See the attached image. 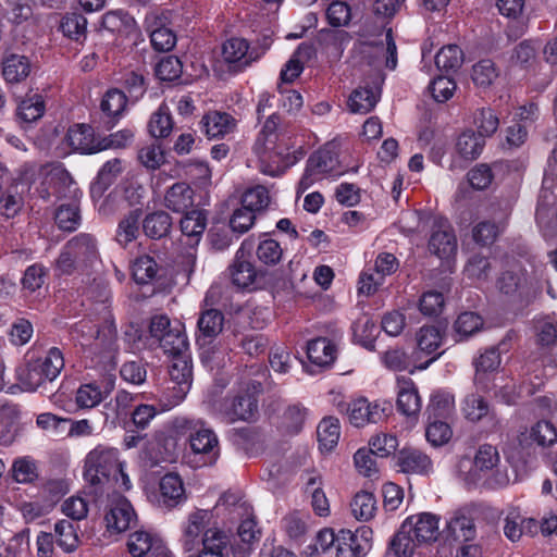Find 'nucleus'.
Instances as JSON below:
<instances>
[{
    "instance_id": "obj_1",
    "label": "nucleus",
    "mask_w": 557,
    "mask_h": 557,
    "mask_svg": "<svg viewBox=\"0 0 557 557\" xmlns=\"http://www.w3.org/2000/svg\"><path fill=\"white\" fill-rule=\"evenodd\" d=\"M273 98L269 92L259 96L257 119L261 121L265 117V121L252 146L262 164V172L270 175H275L294 163V160H290V150L296 147L294 134L282 125L281 116L276 112H271Z\"/></svg>"
},
{
    "instance_id": "obj_2",
    "label": "nucleus",
    "mask_w": 557,
    "mask_h": 557,
    "mask_svg": "<svg viewBox=\"0 0 557 557\" xmlns=\"http://www.w3.org/2000/svg\"><path fill=\"white\" fill-rule=\"evenodd\" d=\"M496 288L515 312H522L540 294V287L520 264L503 270L496 278Z\"/></svg>"
},
{
    "instance_id": "obj_3",
    "label": "nucleus",
    "mask_w": 557,
    "mask_h": 557,
    "mask_svg": "<svg viewBox=\"0 0 557 557\" xmlns=\"http://www.w3.org/2000/svg\"><path fill=\"white\" fill-rule=\"evenodd\" d=\"M98 259L96 239L86 233L71 238L57 259V269L70 275L76 271L85 270Z\"/></svg>"
},
{
    "instance_id": "obj_4",
    "label": "nucleus",
    "mask_w": 557,
    "mask_h": 557,
    "mask_svg": "<svg viewBox=\"0 0 557 557\" xmlns=\"http://www.w3.org/2000/svg\"><path fill=\"white\" fill-rule=\"evenodd\" d=\"M121 463L116 448L98 445L86 456L84 476L91 485H102L111 478L117 480Z\"/></svg>"
},
{
    "instance_id": "obj_5",
    "label": "nucleus",
    "mask_w": 557,
    "mask_h": 557,
    "mask_svg": "<svg viewBox=\"0 0 557 557\" xmlns=\"http://www.w3.org/2000/svg\"><path fill=\"white\" fill-rule=\"evenodd\" d=\"M343 173L344 170L338 160L336 146L329 143L313 152L307 160L299 187L308 189L314 182L322 180L325 175L339 176Z\"/></svg>"
},
{
    "instance_id": "obj_6",
    "label": "nucleus",
    "mask_w": 557,
    "mask_h": 557,
    "mask_svg": "<svg viewBox=\"0 0 557 557\" xmlns=\"http://www.w3.org/2000/svg\"><path fill=\"white\" fill-rule=\"evenodd\" d=\"M253 247V239L251 237L246 238L236 251L233 262L227 268L231 282L237 288L250 289L256 287L259 271L247 259Z\"/></svg>"
},
{
    "instance_id": "obj_7",
    "label": "nucleus",
    "mask_w": 557,
    "mask_h": 557,
    "mask_svg": "<svg viewBox=\"0 0 557 557\" xmlns=\"http://www.w3.org/2000/svg\"><path fill=\"white\" fill-rule=\"evenodd\" d=\"M212 512L207 509H195L188 513L186 520L182 523V534L180 543L185 553H195L200 546L201 537L205 532L211 529L210 522Z\"/></svg>"
},
{
    "instance_id": "obj_8",
    "label": "nucleus",
    "mask_w": 557,
    "mask_h": 557,
    "mask_svg": "<svg viewBox=\"0 0 557 557\" xmlns=\"http://www.w3.org/2000/svg\"><path fill=\"white\" fill-rule=\"evenodd\" d=\"M104 520L110 532L121 533L137 523V515L129 500L116 494L109 499Z\"/></svg>"
},
{
    "instance_id": "obj_9",
    "label": "nucleus",
    "mask_w": 557,
    "mask_h": 557,
    "mask_svg": "<svg viewBox=\"0 0 557 557\" xmlns=\"http://www.w3.org/2000/svg\"><path fill=\"white\" fill-rule=\"evenodd\" d=\"M220 413L227 423L236 421L250 422L258 414V398L251 393L239 391L234 397L224 399Z\"/></svg>"
},
{
    "instance_id": "obj_10",
    "label": "nucleus",
    "mask_w": 557,
    "mask_h": 557,
    "mask_svg": "<svg viewBox=\"0 0 557 557\" xmlns=\"http://www.w3.org/2000/svg\"><path fill=\"white\" fill-rule=\"evenodd\" d=\"M349 422L361 428L369 423H379L386 419L387 408L377 401H369L364 397L351 400L346 408Z\"/></svg>"
},
{
    "instance_id": "obj_11",
    "label": "nucleus",
    "mask_w": 557,
    "mask_h": 557,
    "mask_svg": "<svg viewBox=\"0 0 557 557\" xmlns=\"http://www.w3.org/2000/svg\"><path fill=\"white\" fill-rule=\"evenodd\" d=\"M169 375L173 383V397L175 403H180L185 398L193 383V363L189 352L172 357Z\"/></svg>"
},
{
    "instance_id": "obj_12",
    "label": "nucleus",
    "mask_w": 557,
    "mask_h": 557,
    "mask_svg": "<svg viewBox=\"0 0 557 557\" xmlns=\"http://www.w3.org/2000/svg\"><path fill=\"white\" fill-rule=\"evenodd\" d=\"M189 444L193 453L199 455L203 466L213 465L219 455V438L209 428L200 426L189 434Z\"/></svg>"
},
{
    "instance_id": "obj_13",
    "label": "nucleus",
    "mask_w": 557,
    "mask_h": 557,
    "mask_svg": "<svg viewBox=\"0 0 557 557\" xmlns=\"http://www.w3.org/2000/svg\"><path fill=\"white\" fill-rule=\"evenodd\" d=\"M421 406V398L414 382L408 376H397V410L417 421Z\"/></svg>"
},
{
    "instance_id": "obj_14",
    "label": "nucleus",
    "mask_w": 557,
    "mask_h": 557,
    "mask_svg": "<svg viewBox=\"0 0 557 557\" xmlns=\"http://www.w3.org/2000/svg\"><path fill=\"white\" fill-rule=\"evenodd\" d=\"M438 517L431 512H420L408 517L404 522V529L414 533L419 543H431L440 536Z\"/></svg>"
},
{
    "instance_id": "obj_15",
    "label": "nucleus",
    "mask_w": 557,
    "mask_h": 557,
    "mask_svg": "<svg viewBox=\"0 0 557 557\" xmlns=\"http://www.w3.org/2000/svg\"><path fill=\"white\" fill-rule=\"evenodd\" d=\"M128 552L133 557H162L169 552L161 539L146 531L132 533L127 541Z\"/></svg>"
},
{
    "instance_id": "obj_16",
    "label": "nucleus",
    "mask_w": 557,
    "mask_h": 557,
    "mask_svg": "<svg viewBox=\"0 0 557 557\" xmlns=\"http://www.w3.org/2000/svg\"><path fill=\"white\" fill-rule=\"evenodd\" d=\"M188 554V557H230V537L220 529H209L198 549Z\"/></svg>"
},
{
    "instance_id": "obj_17",
    "label": "nucleus",
    "mask_w": 557,
    "mask_h": 557,
    "mask_svg": "<svg viewBox=\"0 0 557 557\" xmlns=\"http://www.w3.org/2000/svg\"><path fill=\"white\" fill-rule=\"evenodd\" d=\"M186 500L184 483L176 473H166L159 483L160 506L172 509Z\"/></svg>"
},
{
    "instance_id": "obj_18",
    "label": "nucleus",
    "mask_w": 557,
    "mask_h": 557,
    "mask_svg": "<svg viewBox=\"0 0 557 557\" xmlns=\"http://www.w3.org/2000/svg\"><path fill=\"white\" fill-rule=\"evenodd\" d=\"M457 249V240L453 228L447 221H440L437 228H433L429 250L441 259L449 257Z\"/></svg>"
},
{
    "instance_id": "obj_19",
    "label": "nucleus",
    "mask_w": 557,
    "mask_h": 557,
    "mask_svg": "<svg viewBox=\"0 0 557 557\" xmlns=\"http://www.w3.org/2000/svg\"><path fill=\"white\" fill-rule=\"evenodd\" d=\"M397 465L405 473L429 474L433 463L431 458L420 449L405 447L397 455Z\"/></svg>"
},
{
    "instance_id": "obj_20",
    "label": "nucleus",
    "mask_w": 557,
    "mask_h": 557,
    "mask_svg": "<svg viewBox=\"0 0 557 557\" xmlns=\"http://www.w3.org/2000/svg\"><path fill=\"white\" fill-rule=\"evenodd\" d=\"M66 139L70 147L81 153H95L101 151L100 140H96L94 129L89 125H74L69 129Z\"/></svg>"
},
{
    "instance_id": "obj_21",
    "label": "nucleus",
    "mask_w": 557,
    "mask_h": 557,
    "mask_svg": "<svg viewBox=\"0 0 557 557\" xmlns=\"http://www.w3.org/2000/svg\"><path fill=\"white\" fill-rule=\"evenodd\" d=\"M1 64L3 78L9 84H17L25 81L32 72V63L26 55L7 53Z\"/></svg>"
},
{
    "instance_id": "obj_22",
    "label": "nucleus",
    "mask_w": 557,
    "mask_h": 557,
    "mask_svg": "<svg viewBox=\"0 0 557 557\" xmlns=\"http://www.w3.org/2000/svg\"><path fill=\"white\" fill-rule=\"evenodd\" d=\"M535 345L550 351L557 346V320L554 315H541L533 321Z\"/></svg>"
},
{
    "instance_id": "obj_23",
    "label": "nucleus",
    "mask_w": 557,
    "mask_h": 557,
    "mask_svg": "<svg viewBox=\"0 0 557 557\" xmlns=\"http://www.w3.org/2000/svg\"><path fill=\"white\" fill-rule=\"evenodd\" d=\"M194 189L184 182L173 184L165 193L164 206L173 212L184 213L194 206Z\"/></svg>"
},
{
    "instance_id": "obj_24",
    "label": "nucleus",
    "mask_w": 557,
    "mask_h": 557,
    "mask_svg": "<svg viewBox=\"0 0 557 557\" xmlns=\"http://www.w3.org/2000/svg\"><path fill=\"white\" fill-rule=\"evenodd\" d=\"M45 184L47 185V195H42V198L52 195L57 199L70 196L73 193L72 187L75 185L69 171L60 165L48 172Z\"/></svg>"
},
{
    "instance_id": "obj_25",
    "label": "nucleus",
    "mask_w": 557,
    "mask_h": 557,
    "mask_svg": "<svg viewBox=\"0 0 557 557\" xmlns=\"http://www.w3.org/2000/svg\"><path fill=\"white\" fill-rule=\"evenodd\" d=\"M201 125L209 138H219L234 132L236 120L228 113L213 111L202 116Z\"/></svg>"
},
{
    "instance_id": "obj_26",
    "label": "nucleus",
    "mask_w": 557,
    "mask_h": 557,
    "mask_svg": "<svg viewBox=\"0 0 557 557\" xmlns=\"http://www.w3.org/2000/svg\"><path fill=\"white\" fill-rule=\"evenodd\" d=\"M17 380L27 391L45 388L48 383L54 381L50 375H47L46 370L36 359L28 361L17 370Z\"/></svg>"
},
{
    "instance_id": "obj_27",
    "label": "nucleus",
    "mask_w": 557,
    "mask_h": 557,
    "mask_svg": "<svg viewBox=\"0 0 557 557\" xmlns=\"http://www.w3.org/2000/svg\"><path fill=\"white\" fill-rule=\"evenodd\" d=\"M447 529L454 541L459 543L472 542L476 536L474 519L466 510L456 511Z\"/></svg>"
},
{
    "instance_id": "obj_28",
    "label": "nucleus",
    "mask_w": 557,
    "mask_h": 557,
    "mask_svg": "<svg viewBox=\"0 0 557 557\" xmlns=\"http://www.w3.org/2000/svg\"><path fill=\"white\" fill-rule=\"evenodd\" d=\"M181 220V231L186 236V245L193 247L200 240L207 226V215L202 210H190L184 212Z\"/></svg>"
},
{
    "instance_id": "obj_29",
    "label": "nucleus",
    "mask_w": 557,
    "mask_h": 557,
    "mask_svg": "<svg viewBox=\"0 0 557 557\" xmlns=\"http://www.w3.org/2000/svg\"><path fill=\"white\" fill-rule=\"evenodd\" d=\"M18 408L10 403H0V445H11L17 435Z\"/></svg>"
},
{
    "instance_id": "obj_30",
    "label": "nucleus",
    "mask_w": 557,
    "mask_h": 557,
    "mask_svg": "<svg viewBox=\"0 0 557 557\" xmlns=\"http://www.w3.org/2000/svg\"><path fill=\"white\" fill-rule=\"evenodd\" d=\"M237 518L239 519L237 534L240 541L247 545L259 542L261 529L258 527L252 507L250 505H242Z\"/></svg>"
},
{
    "instance_id": "obj_31",
    "label": "nucleus",
    "mask_w": 557,
    "mask_h": 557,
    "mask_svg": "<svg viewBox=\"0 0 557 557\" xmlns=\"http://www.w3.org/2000/svg\"><path fill=\"white\" fill-rule=\"evenodd\" d=\"M475 368L474 382L482 388H487L486 376L495 372L500 366V354L498 348H486L473 362Z\"/></svg>"
},
{
    "instance_id": "obj_32",
    "label": "nucleus",
    "mask_w": 557,
    "mask_h": 557,
    "mask_svg": "<svg viewBox=\"0 0 557 557\" xmlns=\"http://www.w3.org/2000/svg\"><path fill=\"white\" fill-rule=\"evenodd\" d=\"M462 413L470 422H479L485 418L493 421L496 420V414L491 408L488 401L479 394H470L466 396L462 401Z\"/></svg>"
},
{
    "instance_id": "obj_33",
    "label": "nucleus",
    "mask_w": 557,
    "mask_h": 557,
    "mask_svg": "<svg viewBox=\"0 0 557 557\" xmlns=\"http://www.w3.org/2000/svg\"><path fill=\"white\" fill-rule=\"evenodd\" d=\"M172 228L171 215L162 210L147 214L143 220V231L151 239H161L170 234Z\"/></svg>"
},
{
    "instance_id": "obj_34",
    "label": "nucleus",
    "mask_w": 557,
    "mask_h": 557,
    "mask_svg": "<svg viewBox=\"0 0 557 557\" xmlns=\"http://www.w3.org/2000/svg\"><path fill=\"white\" fill-rule=\"evenodd\" d=\"M335 345L326 337H318L308 343V358L317 366H330L335 360Z\"/></svg>"
},
{
    "instance_id": "obj_35",
    "label": "nucleus",
    "mask_w": 557,
    "mask_h": 557,
    "mask_svg": "<svg viewBox=\"0 0 557 557\" xmlns=\"http://www.w3.org/2000/svg\"><path fill=\"white\" fill-rule=\"evenodd\" d=\"M380 99V90L371 87H360L355 89L348 99V108L352 113L367 114L370 112Z\"/></svg>"
},
{
    "instance_id": "obj_36",
    "label": "nucleus",
    "mask_w": 557,
    "mask_h": 557,
    "mask_svg": "<svg viewBox=\"0 0 557 557\" xmlns=\"http://www.w3.org/2000/svg\"><path fill=\"white\" fill-rule=\"evenodd\" d=\"M485 146V139L472 129H467L459 135L456 143L458 153L466 160H475L480 157Z\"/></svg>"
},
{
    "instance_id": "obj_37",
    "label": "nucleus",
    "mask_w": 557,
    "mask_h": 557,
    "mask_svg": "<svg viewBox=\"0 0 557 557\" xmlns=\"http://www.w3.org/2000/svg\"><path fill=\"white\" fill-rule=\"evenodd\" d=\"M158 345L171 357L188 354V341L180 323H175Z\"/></svg>"
},
{
    "instance_id": "obj_38",
    "label": "nucleus",
    "mask_w": 557,
    "mask_h": 557,
    "mask_svg": "<svg viewBox=\"0 0 557 557\" xmlns=\"http://www.w3.org/2000/svg\"><path fill=\"white\" fill-rule=\"evenodd\" d=\"M414 550L416 542L411 537V532L401 524L391 539L384 557H411Z\"/></svg>"
},
{
    "instance_id": "obj_39",
    "label": "nucleus",
    "mask_w": 557,
    "mask_h": 557,
    "mask_svg": "<svg viewBox=\"0 0 557 557\" xmlns=\"http://www.w3.org/2000/svg\"><path fill=\"white\" fill-rule=\"evenodd\" d=\"M140 209H133L119 222L116 240L123 247L135 240L139 234Z\"/></svg>"
},
{
    "instance_id": "obj_40",
    "label": "nucleus",
    "mask_w": 557,
    "mask_h": 557,
    "mask_svg": "<svg viewBox=\"0 0 557 557\" xmlns=\"http://www.w3.org/2000/svg\"><path fill=\"white\" fill-rule=\"evenodd\" d=\"M352 516L359 521H369L374 518L377 510L375 496L367 491L356 493L350 502Z\"/></svg>"
},
{
    "instance_id": "obj_41",
    "label": "nucleus",
    "mask_w": 557,
    "mask_h": 557,
    "mask_svg": "<svg viewBox=\"0 0 557 557\" xmlns=\"http://www.w3.org/2000/svg\"><path fill=\"white\" fill-rule=\"evenodd\" d=\"M372 530L369 527H360L355 532L342 530L341 536L344 541H349V548L356 557L366 555L371 548Z\"/></svg>"
},
{
    "instance_id": "obj_42",
    "label": "nucleus",
    "mask_w": 557,
    "mask_h": 557,
    "mask_svg": "<svg viewBox=\"0 0 557 557\" xmlns=\"http://www.w3.org/2000/svg\"><path fill=\"white\" fill-rule=\"evenodd\" d=\"M53 530L55 543L64 553H72L78 547L79 537L72 521L60 520L54 524Z\"/></svg>"
},
{
    "instance_id": "obj_43",
    "label": "nucleus",
    "mask_w": 557,
    "mask_h": 557,
    "mask_svg": "<svg viewBox=\"0 0 557 557\" xmlns=\"http://www.w3.org/2000/svg\"><path fill=\"white\" fill-rule=\"evenodd\" d=\"M224 315L213 308L205 309L198 319V330L203 337L214 338L223 330Z\"/></svg>"
},
{
    "instance_id": "obj_44",
    "label": "nucleus",
    "mask_w": 557,
    "mask_h": 557,
    "mask_svg": "<svg viewBox=\"0 0 557 557\" xmlns=\"http://www.w3.org/2000/svg\"><path fill=\"white\" fill-rule=\"evenodd\" d=\"M306 493L311 495V506L318 516L326 517L330 515V503L322 490L320 475H312L307 480Z\"/></svg>"
},
{
    "instance_id": "obj_45",
    "label": "nucleus",
    "mask_w": 557,
    "mask_h": 557,
    "mask_svg": "<svg viewBox=\"0 0 557 557\" xmlns=\"http://www.w3.org/2000/svg\"><path fill=\"white\" fill-rule=\"evenodd\" d=\"M318 441L320 448L332 450L338 443L341 426L336 418H324L317 428Z\"/></svg>"
},
{
    "instance_id": "obj_46",
    "label": "nucleus",
    "mask_w": 557,
    "mask_h": 557,
    "mask_svg": "<svg viewBox=\"0 0 557 557\" xmlns=\"http://www.w3.org/2000/svg\"><path fill=\"white\" fill-rule=\"evenodd\" d=\"M60 29L67 38L79 41L86 37L87 18L78 12L66 13L61 20Z\"/></svg>"
},
{
    "instance_id": "obj_47",
    "label": "nucleus",
    "mask_w": 557,
    "mask_h": 557,
    "mask_svg": "<svg viewBox=\"0 0 557 557\" xmlns=\"http://www.w3.org/2000/svg\"><path fill=\"white\" fill-rule=\"evenodd\" d=\"M172 129L173 120L170 110L165 104H161L149 120V134L154 138H165L171 134Z\"/></svg>"
},
{
    "instance_id": "obj_48",
    "label": "nucleus",
    "mask_w": 557,
    "mask_h": 557,
    "mask_svg": "<svg viewBox=\"0 0 557 557\" xmlns=\"http://www.w3.org/2000/svg\"><path fill=\"white\" fill-rule=\"evenodd\" d=\"M482 326L483 320L478 313L462 312L454 323L455 339L463 341L478 333Z\"/></svg>"
},
{
    "instance_id": "obj_49",
    "label": "nucleus",
    "mask_w": 557,
    "mask_h": 557,
    "mask_svg": "<svg viewBox=\"0 0 557 557\" xmlns=\"http://www.w3.org/2000/svg\"><path fill=\"white\" fill-rule=\"evenodd\" d=\"M463 63V52L457 45L444 46L435 55V64L441 71L456 72Z\"/></svg>"
},
{
    "instance_id": "obj_50",
    "label": "nucleus",
    "mask_w": 557,
    "mask_h": 557,
    "mask_svg": "<svg viewBox=\"0 0 557 557\" xmlns=\"http://www.w3.org/2000/svg\"><path fill=\"white\" fill-rule=\"evenodd\" d=\"M249 45L246 39L231 38L222 46V57L227 63H242L248 65L250 60L247 58Z\"/></svg>"
},
{
    "instance_id": "obj_51",
    "label": "nucleus",
    "mask_w": 557,
    "mask_h": 557,
    "mask_svg": "<svg viewBox=\"0 0 557 557\" xmlns=\"http://www.w3.org/2000/svg\"><path fill=\"white\" fill-rule=\"evenodd\" d=\"M24 198L16 185H11L0 195V214L5 219L15 218L23 209Z\"/></svg>"
},
{
    "instance_id": "obj_52",
    "label": "nucleus",
    "mask_w": 557,
    "mask_h": 557,
    "mask_svg": "<svg viewBox=\"0 0 557 557\" xmlns=\"http://www.w3.org/2000/svg\"><path fill=\"white\" fill-rule=\"evenodd\" d=\"M132 270L137 284H148L157 278L159 265L153 258L145 255L135 260Z\"/></svg>"
},
{
    "instance_id": "obj_53",
    "label": "nucleus",
    "mask_w": 557,
    "mask_h": 557,
    "mask_svg": "<svg viewBox=\"0 0 557 557\" xmlns=\"http://www.w3.org/2000/svg\"><path fill=\"white\" fill-rule=\"evenodd\" d=\"M101 24L109 32L121 33L131 29L135 24V20L128 12L116 9L104 13Z\"/></svg>"
},
{
    "instance_id": "obj_54",
    "label": "nucleus",
    "mask_w": 557,
    "mask_h": 557,
    "mask_svg": "<svg viewBox=\"0 0 557 557\" xmlns=\"http://www.w3.org/2000/svg\"><path fill=\"white\" fill-rule=\"evenodd\" d=\"M416 339L419 350L430 355L441 346L443 335L437 326L424 325L418 331Z\"/></svg>"
},
{
    "instance_id": "obj_55",
    "label": "nucleus",
    "mask_w": 557,
    "mask_h": 557,
    "mask_svg": "<svg viewBox=\"0 0 557 557\" xmlns=\"http://www.w3.org/2000/svg\"><path fill=\"white\" fill-rule=\"evenodd\" d=\"M45 113V101L42 96L34 95L21 101L17 107V115L21 120L32 123L40 119Z\"/></svg>"
},
{
    "instance_id": "obj_56",
    "label": "nucleus",
    "mask_w": 557,
    "mask_h": 557,
    "mask_svg": "<svg viewBox=\"0 0 557 557\" xmlns=\"http://www.w3.org/2000/svg\"><path fill=\"white\" fill-rule=\"evenodd\" d=\"M474 124L478 127L476 134L485 139L497 131L499 119L491 108H481L474 114Z\"/></svg>"
},
{
    "instance_id": "obj_57",
    "label": "nucleus",
    "mask_w": 557,
    "mask_h": 557,
    "mask_svg": "<svg viewBox=\"0 0 557 557\" xmlns=\"http://www.w3.org/2000/svg\"><path fill=\"white\" fill-rule=\"evenodd\" d=\"M256 255L262 263L267 265L277 264L283 256V249L278 242L264 237L256 248Z\"/></svg>"
},
{
    "instance_id": "obj_58",
    "label": "nucleus",
    "mask_w": 557,
    "mask_h": 557,
    "mask_svg": "<svg viewBox=\"0 0 557 557\" xmlns=\"http://www.w3.org/2000/svg\"><path fill=\"white\" fill-rule=\"evenodd\" d=\"M116 342V326L114 321L106 318L101 326L95 325V348L112 350Z\"/></svg>"
},
{
    "instance_id": "obj_59",
    "label": "nucleus",
    "mask_w": 557,
    "mask_h": 557,
    "mask_svg": "<svg viewBox=\"0 0 557 557\" xmlns=\"http://www.w3.org/2000/svg\"><path fill=\"white\" fill-rule=\"evenodd\" d=\"M127 103L125 94L116 88L108 90L100 103L101 110L109 116H119Z\"/></svg>"
},
{
    "instance_id": "obj_60",
    "label": "nucleus",
    "mask_w": 557,
    "mask_h": 557,
    "mask_svg": "<svg viewBox=\"0 0 557 557\" xmlns=\"http://www.w3.org/2000/svg\"><path fill=\"white\" fill-rule=\"evenodd\" d=\"M500 461L497 448L491 444H483L479 447L474 456V467L480 471H491Z\"/></svg>"
},
{
    "instance_id": "obj_61",
    "label": "nucleus",
    "mask_w": 557,
    "mask_h": 557,
    "mask_svg": "<svg viewBox=\"0 0 557 557\" xmlns=\"http://www.w3.org/2000/svg\"><path fill=\"white\" fill-rule=\"evenodd\" d=\"M497 76L498 72L492 60H481L472 67V81L479 87H488Z\"/></svg>"
},
{
    "instance_id": "obj_62",
    "label": "nucleus",
    "mask_w": 557,
    "mask_h": 557,
    "mask_svg": "<svg viewBox=\"0 0 557 557\" xmlns=\"http://www.w3.org/2000/svg\"><path fill=\"white\" fill-rule=\"evenodd\" d=\"M103 392L96 383L83 384L76 392L75 401L79 408H94L103 400Z\"/></svg>"
},
{
    "instance_id": "obj_63",
    "label": "nucleus",
    "mask_w": 557,
    "mask_h": 557,
    "mask_svg": "<svg viewBox=\"0 0 557 557\" xmlns=\"http://www.w3.org/2000/svg\"><path fill=\"white\" fill-rule=\"evenodd\" d=\"M58 226L66 232L75 231L81 223L78 208L75 205H62L58 208L55 215Z\"/></svg>"
},
{
    "instance_id": "obj_64",
    "label": "nucleus",
    "mask_w": 557,
    "mask_h": 557,
    "mask_svg": "<svg viewBox=\"0 0 557 557\" xmlns=\"http://www.w3.org/2000/svg\"><path fill=\"white\" fill-rule=\"evenodd\" d=\"M428 442L435 446H442L446 444L451 437V429L448 423L441 419L429 420V424L425 431Z\"/></svg>"
}]
</instances>
